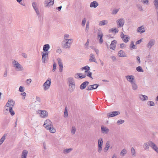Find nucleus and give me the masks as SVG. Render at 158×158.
Returning a JSON list of instances; mask_svg holds the SVG:
<instances>
[{
  "label": "nucleus",
  "instance_id": "nucleus-1",
  "mask_svg": "<svg viewBox=\"0 0 158 158\" xmlns=\"http://www.w3.org/2000/svg\"><path fill=\"white\" fill-rule=\"evenodd\" d=\"M70 35L68 34H65L64 36L63 40L61 43L62 47L64 49H69L73 42L72 39H69Z\"/></svg>",
  "mask_w": 158,
  "mask_h": 158
},
{
  "label": "nucleus",
  "instance_id": "nucleus-2",
  "mask_svg": "<svg viewBox=\"0 0 158 158\" xmlns=\"http://www.w3.org/2000/svg\"><path fill=\"white\" fill-rule=\"evenodd\" d=\"M44 126L49 131L52 133H55L56 132L55 129L53 128L52 122L49 119H47L44 122Z\"/></svg>",
  "mask_w": 158,
  "mask_h": 158
},
{
  "label": "nucleus",
  "instance_id": "nucleus-3",
  "mask_svg": "<svg viewBox=\"0 0 158 158\" xmlns=\"http://www.w3.org/2000/svg\"><path fill=\"white\" fill-rule=\"evenodd\" d=\"M13 67L17 71H22L24 70L23 67L17 61L14 60L12 62Z\"/></svg>",
  "mask_w": 158,
  "mask_h": 158
},
{
  "label": "nucleus",
  "instance_id": "nucleus-4",
  "mask_svg": "<svg viewBox=\"0 0 158 158\" xmlns=\"http://www.w3.org/2000/svg\"><path fill=\"white\" fill-rule=\"evenodd\" d=\"M51 83V79L48 78L43 84V86L44 90H47L50 88Z\"/></svg>",
  "mask_w": 158,
  "mask_h": 158
},
{
  "label": "nucleus",
  "instance_id": "nucleus-5",
  "mask_svg": "<svg viewBox=\"0 0 158 158\" xmlns=\"http://www.w3.org/2000/svg\"><path fill=\"white\" fill-rule=\"evenodd\" d=\"M117 26L118 27H123L125 23V20L123 18H121L116 21Z\"/></svg>",
  "mask_w": 158,
  "mask_h": 158
},
{
  "label": "nucleus",
  "instance_id": "nucleus-6",
  "mask_svg": "<svg viewBox=\"0 0 158 158\" xmlns=\"http://www.w3.org/2000/svg\"><path fill=\"white\" fill-rule=\"evenodd\" d=\"M103 142V139L102 138H99L98 140V151L99 153L101 152L102 150Z\"/></svg>",
  "mask_w": 158,
  "mask_h": 158
},
{
  "label": "nucleus",
  "instance_id": "nucleus-7",
  "mask_svg": "<svg viewBox=\"0 0 158 158\" xmlns=\"http://www.w3.org/2000/svg\"><path fill=\"white\" fill-rule=\"evenodd\" d=\"M37 113L40 114V116L42 118L47 117L48 114V112L45 110H38L36 111Z\"/></svg>",
  "mask_w": 158,
  "mask_h": 158
},
{
  "label": "nucleus",
  "instance_id": "nucleus-8",
  "mask_svg": "<svg viewBox=\"0 0 158 158\" xmlns=\"http://www.w3.org/2000/svg\"><path fill=\"white\" fill-rule=\"evenodd\" d=\"M57 61L59 66V71L61 73L62 72L63 69V65L62 60L60 58H58Z\"/></svg>",
  "mask_w": 158,
  "mask_h": 158
},
{
  "label": "nucleus",
  "instance_id": "nucleus-9",
  "mask_svg": "<svg viewBox=\"0 0 158 158\" xmlns=\"http://www.w3.org/2000/svg\"><path fill=\"white\" fill-rule=\"evenodd\" d=\"M48 53L47 52H42V61L43 63H45V60H47L48 57Z\"/></svg>",
  "mask_w": 158,
  "mask_h": 158
},
{
  "label": "nucleus",
  "instance_id": "nucleus-10",
  "mask_svg": "<svg viewBox=\"0 0 158 158\" xmlns=\"http://www.w3.org/2000/svg\"><path fill=\"white\" fill-rule=\"evenodd\" d=\"M120 114V112L118 111H112L107 113V116L108 117H112L119 115Z\"/></svg>",
  "mask_w": 158,
  "mask_h": 158
},
{
  "label": "nucleus",
  "instance_id": "nucleus-11",
  "mask_svg": "<svg viewBox=\"0 0 158 158\" xmlns=\"http://www.w3.org/2000/svg\"><path fill=\"white\" fill-rule=\"evenodd\" d=\"M54 3V0H45L44 5L46 7H49Z\"/></svg>",
  "mask_w": 158,
  "mask_h": 158
},
{
  "label": "nucleus",
  "instance_id": "nucleus-12",
  "mask_svg": "<svg viewBox=\"0 0 158 158\" xmlns=\"http://www.w3.org/2000/svg\"><path fill=\"white\" fill-rule=\"evenodd\" d=\"M15 104V101L13 100L10 99L8 100L7 102L6 105V106L9 108H10V107L13 108Z\"/></svg>",
  "mask_w": 158,
  "mask_h": 158
},
{
  "label": "nucleus",
  "instance_id": "nucleus-13",
  "mask_svg": "<svg viewBox=\"0 0 158 158\" xmlns=\"http://www.w3.org/2000/svg\"><path fill=\"white\" fill-rule=\"evenodd\" d=\"M125 78L127 80L131 83L134 82L135 77L133 75H127L125 76Z\"/></svg>",
  "mask_w": 158,
  "mask_h": 158
},
{
  "label": "nucleus",
  "instance_id": "nucleus-14",
  "mask_svg": "<svg viewBox=\"0 0 158 158\" xmlns=\"http://www.w3.org/2000/svg\"><path fill=\"white\" fill-rule=\"evenodd\" d=\"M98 86L99 85L97 84L89 85L87 87L86 89L87 90H91L93 89H96Z\"/></svg>",
  "mask_w": 158,
  "mask_h": 158
},
{
  "label": "nucleus",
  "instance_id": "nucleus-15",
  "mask_svg": "<svg viewBox=\"0 0 158 158\" xmlns=\"http://www.w3.org/2000/svg\"><path fill=\"white\" fill-rule=\"evenodd\" d=\"M118 56L121 57H127L126 53L123 50L119 51L118 53Z\"/></svg>",
  "mask_w": 158,
  "mask_h": 158
},
{
  "label": "nucleus",
  "instance_id": "nucleus-16",
  "mask_svg": "<svg viewBox=\"0 0 158 158\" xmlns=\"http://www.w3.org/2000/svg\"><path fill=\"white\" fill-rule=\"evenodd\" d=\"M155 43V41L154 39H151L148 42L147 45V47L150 49L151 47L153 46Z\"/></svg>",
  "mask_w": 158,
  "mask_h": 158
},
{
  "label": "nucleus",
  "instance_id": "nucleus-17",
  "mask_svg": "<svg viewBox=\"0 0 158 158\" xmlns=\"http://www.w3.org/2000/svg\"><path fill=\"white\" fill-rule=\"evenodd\" d=\"M109 130L106 127L102 126L101 127V131L102 133L107 134L108 133Z\"/></svg>",
  "mask_w": 158,
  "mask_h": 158
},
{
  "label": "nucleus",
  "instance_id": "nucleus-18",
  "mask_svg": "<svg viewBox=\"0 0 158 158\" xmlns=\"http://www.w3.org/2000/svg\"><path fill=\"white\" fill-rule=\"evenodd\" d=\"M139 97L140 100L143 101H147L148 99V97L147 96L142 94H139Z\"/></svg>",
  "mask_w": 158,
  "mask_h": 158
},
{
  "label": "nucleus",
  "instance_id": "nucleus-19",
  "mask_svg": "<svg viewBox=\"0 0 158 158\" xmlns=\"http://www.w3.org/2000/svg\"><path fill=\"white\" fill-rule=\"evenodd\" d=\"M150 147L158 153V148L156 145L152 141H150Z\"/></svg>",
  "mask_w": 158,
  "mask_h": 158
},
{
  "label": "nucleus",
  "instance_id": "nucleus-20",
  "mask_svg": "<svg viewBox=\"0 0 158 158\" xmlns=\"http://www.w3.org/2000/svg\"><path fill=\"white\" fill-rule=\"evenodd\" d=\"M117 43V41L115 40L112 41L110 45V49L114 50L115 48Z\"/></svg>",
  "mask_w": 158,
  "mask_h": 158
},
{
  "label": "nucleus",
  "instance_id": "nucleus-21",
  "mask_svg": "<svg viewBox=\"0 0 158 158\" xmlns=\"http://www.w3.org/2000/svg\"><path fill=\"white\" fill-rule=\"evenodd\" d=\"M99 5L98 3L96 1L91 2L90 4V7L91 8H96Z\"/></svg>",
  "mask_w": 158,
  "mask_h": 158
},
{
  "label": "nucleus",
  "instance_id": "nucleus-22",
  "mask_svg": "<svg viewBox=\"0 0 158 158\" xmlns=\"http://www.w3.org/2000/svg\"><path fill=\"white\" fill-rule=\"evenodd\" d=\"M89 82L87 81H85L82 83L80 85V88L81 89H83L88 85Z\"/></svg>",
  "mask_w": 158,
  "mask_h": 158
},
{
  "label": "nucleus",
  "instance_id": "nucleus-23",
  "mask_svg": "<svg viewBox=\"0 0 158 158\" xmlns=\"http://www.w3.org/2000/svg\"><path fill=\"white\" fill-rule=\"evenodd\" d=\"M145 29L143 26H141L138 28L137 29V31L140 33L145 32Z\"/></svg>",
  "mask_w": 158,
  "mask_h": 158
},
{
  "label": "nucleus",
  "instance_id": "nucleus-24",
  "mask_svg": "<svg viewBox=\"0 0 158 158\" xmlns=\"http://www.w3.org/2000/svg\"><path fill=\"white\" fill-rule=\"evenodd\" d=\"M108 21L106 20L100 21L98 22V25L99 26H102L106 25L108 23Z\"/></svg>",
  "mask_w": 158,
  "mask_h": 158
},
{
  "label": "nucleus",
  "instance_id": "nucleus-25",
  "mask_svg": "<svg viewBox=\"0 0 158 158\" xmlns=\"http://www.w3.org/2000/svg\"><path fill=\"white\" fill-rule=\"evenodd\" d=\"M90 58L89 59V61L90 62H94L95 63H97V62L96 61V59L95 58L94 55L91 53L90 55L89 56Z\"/></svg>",
  "mask_w": 158,
  "mask_h": 158
},
{
  "label": "nucleus",
  "instance_id": "nucleus-26",
  "mask_svg": "<svg viewBox=\"0 0 158 158\" xmlns=\"http://www.w3.org/2000/svg\"><path fill=\"white\" fill-rule=\"evenodd\" d=\"M50 48V46L48 44H46L44 45L43 48V52H47L49 53L48 51V50Z\"/></svg>",
  "mask_w": 158,
  "mask_h": 158
},
{
  "label": "nucleus",
  "instance_id": "nucleus-27",
  "mask_svg": "<svg viewBox=\"0 0 158 158\" xmlns=\"http://www.w3.org/2000/svg\"><path fill=\"white\" fill-rule=\"evenodd\" d=\"M28 154V151L26 150H23L22 152L21 158H27Z\"/></svg>",
  "mask_w": 158,
  "mask_h": 158
},
{
  "label": "nucleus",
  "instance_id": "nucleus-28",
  "mask_svg": "<svg viewBox=\"0 0 158 158\" xmlns=\"http://www.w3.org/2000/svg\"><path fill=\"white\" fill-rule=\"evenodd\" d=\"M69 91L70 92H72L75 88V84L69 85Z\"/></svg>",
  "mask_w": 158,
  "mask_h": 158
},
{
  "label": "nucleus",
  "instance_id": "nucleus-29",
  "mask_svg": "<svg viewBox=\"0 0 158 158\" xmlns=\"http://www.w3.org/2000/svg\"><path fill=\"white\" fill-rule=\"evenodd\" d=\"M68 81L69 83V85H73V84H75L74 80L73 77H69L68 79Z\"/></svg>",
  "mask_w": 158,
  "mask_h": 158
},
{
  "label": "nucleus",
  "instance_id": "nucleus-30",
  "mask_svg": "<svg viewBox=\"0 0 158 158\" xmlns=\"http://www.w3.org/2000/svg\"><path fill=\"white\" fill-rule=\"evenodd\" d=\"M131 84L132 89L133 90H136L138 89V85L135 81Z\"/></svg>",
  "mask_w": 158,
  "mask_h": 158
},
{
  "label": "nucleus",
  "instance_id": "nucleus-31",
  "mask_svg": "<svg viewBox=\"0 0 158 158\" xmlns=\"http://www.w3.org/2000/svg\"><path fill=\"white\" fill-rule=\"evenodd\" d=\"M150 141L148 142H146L144 143L143 144V148L145 150H147L149 148V147L150 146Z\"/></svg>",
  "mask_w": 158,
  "mask_h": 158
},
{
  "label": "nucleus",
  "instance_id": "nucleus-32",
  "mask_svg": "<svg viewBox=\"0 0 158 158\" xmlns=\"http://www.w3.org/2000/svg\"><path fill=\"white\" fill-rule=\"evenodd\" d=\"M127 153V150L126 149H123L120 153V155L122 156H124Z\"/></svg>",
  "mask_w": 158,
  "mask_h": 158
},
{
  "label": "nucleus",
  "instance_id": "nucleus-33",
  "mask_svg": "<svg viewBox=\"0 0 158 158\" xmlns=\"http://www.w3.org/2000/svg\"><path fill=\"white\" fill-rule=\"evenodd\" d=\"M73 149L71 148L65 149L63 150V153L64 154H67L70 152Z\"/></svg>",
  "mask_w": 158,
  "mask_h": 158
},
{
  "label": "nucleus",
  "instance_id": "nucleus-34",
  "mask_svg": "<svg viewBox=\"0 0 158 158\" xmlns=\"http://www.w3.org/2000/svg\"><path fill=\"white\" fill-rule=\"evenodd\" d=\"M32 5L35 11L39 10L38 8L37 4L36 2H33L32 3Z\"/></svg>",
  "mask_w": 158,
  "mask_h": 158
},
{
  "label": "nucleus",
  "instance_id": "nucleus-35",
  "mask_svg": "<svg viewBox=\"0 0 158 158\" xmlns=\"http://www.w3.org/2000/svg\"><path fill=\"white\" fill-rule=\"evenodd\" d=\"M122 39L124 42L127 43L129 41L130 38L128 35H125V36L122 38Z\"/></svg>",
  "mask_w": 158,
  "mask_h": 158
},
{
  "label": "nucleus",
  "instance_id": "nucleus-36",
  "mask_svg": "<svg viewBox=\"0 0 158 158\" xmlns=\"http://www.w3.org/2000/svg\"><path fill=\"white\" fill-rule=\"evenodd\" d=\"M81 69L82 70H85V73H86L88 71H89V70L90 69V68L88 66L86 65L83 67H82Z\"/></svg>",
  "mask_w": 158,
  "mask_h": 158
},
{
  "label": "nucleus",
  "instance_id": "nucleus-37",
  "mask_svg": "<svg viewBox=\"0 0 158 158\" xmlns=\"http://www.w3.org/2000/svg\"><path fill=\"white\" fill-rule=\"evenodd\" d=\"M131 152L132 156L135 157L136 156L135 151V149L133 147L131 148Z\"/></svg>",
  "mask_w": 158,
  "mask_h": 158
},
{
  "label": "nucleus",
  "instance_id": "nucleus-38",
  "mask_svg": "<svg viewBox=\"0 0 158 158\" xmlns=\"http://www.w3.org/2000/svg\"><path fill=\"white\" fill-rule=\"evenodd\" d=\"M8 109L10 114L12 116L14 115L15 114V112L13 110V108L10 107V108H9Z\"/></svg>",
  "mask_w": 158,
  "mask_h": 158
},
{
  "label": "nucleus",
  "instance_id": "nucleus-39",
  "mask_svg": "<svg viewBox=\"0 0 158 158\" xmlns=\"http://www.w3.org/2000/svg\"><path fill=\"white\" fill-rule=\"evenodd\" d=\"M110 32H114L115 33H116L118 31V30L116 28H112L111 29H110L109 30Z\"/></svg>",
  "mask_w": 158,
  "mask_h": 158
},
{
  "label": "nucleus",
  "instance_id": "nucleus-40",
  "mask_svg": "<svg viewBox=\"0 0 158 158\" xmlns=\"http://www.w3.org/2000/svg\"><path fill=\"white\" fill-rule=\"evenodd\" d=\"M6 134L4 135L1 138L0 140V145L6 139Z\"/></svg>",
  "mask_w": 158,
  "mask_h": 158
},
{
  "label": "nucleus",
  "instance_id": "nucleus-41",
  "mask_svg": "<svg viewBox=\"0 0 158 158\" xmlns=\"http://www.w3.org/2000/svg\"><path fill=\"white\" fill-rule=\"evenodd\" d=\"M103 36V35H98V38L99 39V42L100 44H102L103 42V40L102 38Z\"/></svg>",
  "mask_w": 158,
  "mask_h": 158
},
{
  "label": "nucleus",
  "instance_id": "nucleus-42",
  "mask_svg": "<svg viewBox=\"0 0 158 158\" xmlns=\"http://www.w3.org/2000/svg\"><path fill=\"white\" fill-rule=\"evenodd\" d=\"M78 76L79 77L80 79H83V78L82 75H81V73H78L76 74L75 75V78H77Z\"/></svg>",
  "mask_w": 158,
  "mask_h": 158
},
{
  "label": "nucleus",
  "instance_id": "nucleus-43",
  "mask_svg": "<svg viewBox=\"0 0 158 158\" xmlns=\"http://www.w3.org/2000/svg\"><path fill=\"white\" fill-rule=\"evenodd\" d=\"M76 128L75 127H72L71 129V133L72 135L74 134L76 131Z\"/></svg>",
  "mask_w": 158,
  "mask_h": 158
},
{
  "label": "nucleus",
  "instance_id": "nucleus-44",
  "mask_svg": "<svg viewBox=\"0 0 158 158\" xmlns=\"http://www.w3.org/2000/svg\"><path fill=\"white\" fill-rule=\"evenodd\" d=\"M130 48L131 49L136 48L135 45L134 44V42L132 41L130 45Z\"/></svg>",
  "mask_w": 158,
  "mask_h": 158
},
{
  "label": "nucleus",
  "instance_id": "nucleus-45",
  "mask_svg": "<svg viewBox=\"0 0 158 158\" xmlns=\"http://www.w3.org/2000/svg\"><path fill=\"white\" fill-rule=\"evenodd\" d=\"M89 28V21L87 22L86 24L85 31L86 32H88Z\"/></svg>",
  "mask_w": 158,
  "mask_h": 158
},
{
  "label": "nucleus",
  "instance_id": "nucleus-46",
  "mask_svg": "<svg viewBox=\"0 0 158 158\" xmlns=\"http://www.w3.org/2000/svg\"><path fill=\"white\" fill-rule=\"evenodd\" d=\"M136 70L139 72H143V70L142 69V67L140 66H139L136 68Z\"/></svg>",
  "mask_w": 158,
  "mask_h": 158
},
{
  "label": "nucleus",
  "instance_id": "nucleus-47",
  "mask_svg": "<svg viewBox=\"0 0 158 158\" xmlns=\"http://www.w3.org/2000/svg\"><path fill=\"white\" fill-rule=\"evenodd\" d=\"M119 9H115L113 10L112 12V15H116L118 12Z\"/></svg>",
  "mask_w": 158,
  "mask_h": 158
},
{
  "label": "nucleus",
  "instance_id": "nucleus-48",
  "mask_svg": "<svg viewBox=\"0 0 158 158\" xmlns=\"http://www.w3.org/2000/svg\"><path fill=\"white\" fill-rule=\"evenodd\" d=\"M86 19L85 18H84L83 19H82V23H81V25L82 26H83V27L85 26V23H86Z\"/></svg>",
  "mask_w": 158,
  "mask_h": 158
},
{
  "label": "nucleus",
  "instance_id": "nucleus-49",
  "mask_svg": "<svg viewBox=\"0 0 158 158\" xmlns=\"http://www.w3.org/2000/svg\"><path fill=\"white\" fill-rule=\"evenodd\" d=\"M56 53H58L59 54H60L62 52V51L59 47H57L56 48Z\"/></svg>",
  "mask_w": 158,
  "mask_h": 158
},
{
  "label": "nucleus",
  "instance_id": "nucleus-50",
  "mask_svg": "<svg viewBox=\"0 0 158 158\" xmlns=\"http://www.w3.org/2000/svg\"><path fill=\"white\" fill-rule=\"evenodd\" d=\"M68 116V110L67 107L65 109L64 112V117H67Z\"/></svg>",
  "mask_w": 158,
  "mask_h": 158
},
{
  "label": "nucleus",
  "instance_id": "nucleus-51",
  "mask_svg": "<svg viewBox=\"0 0 158 158\" xmlns=\"http://www.w3.org/2000/svg\"><path fill=\"white\" fill-rule=\"evenodd\" d=\"M110 142L109 141H107L105 147L109 148L110 147Z\"/></svg>",
  "mask_w": 158,
  "mask_h": 158
},
{
  "label": "nucleus",
  "instance_id": "nucleus-52",
  "mask_svg": "<svg viewBox=\"0 0 158 158\" xmlns=\"http://www.w3.org/2000/svg\"><path fill=\"white\" fill-rule=\"evenodd\" d=\"M56 63L55 62H54L53 64V69L52 70L53 72H54L55 71L56 69Z\"/></svg>",
  "mask_w": 158,
  "mask_h": 158
},
{
  "label": "nucleus",
  "instance_id": "nucleus-53",
  "mask_svg": "<svg viewBox=\"0 0 158 158\" xmlns=\"http://www.w3.org/2000/svg\"><path fill=\"white\" fill-rule=\"evenodd\" d=\"M124 121L123 120L120 119L118 120L117 122V123L118 125H120L124 123Z\"/></svg>",
  "mask_w": 158,
  "mask_h": 158
},
{
  "label": "nucleus",
  "instance_id": "nucleus-54",
  "mask_svg": "<svg viewBox=\"0 0 158 158\" xmlns=\"http://www.w3.org/2000/svg\"><path fill=\"white\" fill-rule=\"evenodd\" d=\"M87 73V76L92 79L93 78L92 77V73L90 72V71H88Z\"/></svg>",
  "mask_w": 158,
  "mask_h": 158
},
{
  "label": "nucleus",
  "instance_id": "nucleus-55",
  "mask_svg": "<svg viewBox=\"0 0 158 158\" xmlns=\"http://www.w3.org/2000/svg\"><path fill=\"white\" fill-rule=\"evenodd\" d=\"M148 105H149L150 106H153L154 105V103L152 101H149L147 102Z\"/></svg>",
  "mask_w": 158,
  "mask_h": 158
},
{
  "label": "nucleus",
  "instance_id": "nucleus-56",
  "mask_svg": "<svg viewBox=\"0 0 158 158\" xmlns=\"http://www.w3.org/2000/svg\"><path fill=\"white\" fill-rule=\"evenodd\" d=\"M137 7L140 11H143V9L142 6L140 5H137Z\"/></svg>",
  "mask_w": 158,
  "mask_h": 158
},
{
  "label": "nucleus",
  "instance_id": "nucleus-57",
  "mask_svg": "<svg viewBox=\"0 0 158 158\" xmlns=\"http://www.w3.org/2000/svg\"><path fill=\"white\" fill-rule=\"evenodd\" d=\"M16 1L19 3L21 5H22L23 6H25V3H21L22 0H16Z\"/></svg>",
  "mask_w": 158,
  "mask_h": 158
},
{
  "label": "nucleus",
  "instance_id": "nucleus-58",
  "mask_svg": "<svg viewBox=\"0 0 158 158\" xmlns=\"http://www.w3.org/2000/svg\"><path fill=\"white\" fill-rule=\"evenodd\" d=\"M35 11V12H36L37 16L39 17H40L41 16V15L40 13L39 10H36Z\"/></svg>",
  "mask_w": 158,
  "mask_h": 158
},
{
  "label": "nucleus",
  "instance_id": "nucleus-59",
  "mask_svg": "<svg viewBox=\"0 0 158 158\" xmlns=\"http://www.w3.org/2000/svg\"><path fill=\"white\" fill-rule=\"evenodd\" d=\"M103 35V33L102 31L101 30L99 29L98 31V35Z\"/></svg>",
  "mask_w": 158,
  "mask_h": 158
},
{
  "label": "nucleus",
  "instance_id": "nucleus-60",
  "mask_svg": "<svg viewBox=\"0 0 158 158\" xmlns=\"http://www.w3.org/2000/svg\"><path fill=\"white\" fill-rule=\"evenodd\" d=\"M24 90V87L23 86H20L19 89V91L20 92H23Z\"/></svg>",
  "mask_w": 158,
  "mask_h": 158
},
{
  "label": "nucleus",
  "instance_id": "nucleus-61",
  "mask_svg": "<svg viewBox=\"0 0 158 158\" xmlns=\"http://www.w3.org/2000/svg\"><path fill=\"white\" fill-rule=\"evenodd\" d=\"M31 82V79L29 78L27 80L26 82L28 85H29Z\"/></svg>",
  "mask_w": 158,
  "mask_h": 158
},
{
  "label": "nucleus",
  "instance_id": "nucleus-62",
  "mask_svg": "<svg viewBox=\"0 0 158 158\" xmlns=\"http://www.w3.org/2000/svg\"><path fill=\"white\" fill-rule=\"evenodd\" d=\"M126 47V45L124 43L120 44V47L121 48H123L124 47Z\"/></svg>",
  "mask_w": 158,
  "mask_h": 158
},
{
  "label": "nucleus",
  "instance_id": "nucleus-63",
  "mask_svg": "<svg viewBox=\"0 0 158 158\" xmlns=\"http://www.w3.org/2000/svg\"><path fill=\"white\" fill-rule=\"evenodd\" d=\"M35 99L38 102H40L41 101V99L38 96H36V97Z\"/></svg>",
  "mask_w": 158,
  "mask_h": 158
},
{
  "label": "nucleus",
  "instance_id": "nucleus-64",
  "mask_svg": "<svg viewBox=\"0 0 158 158\" xmlns=\"http://www.w3.org/2000/svg\"><path fill=\"white\" fill-rule=\"evenodd\" d=\"M7 76V70H6L4 73L3 74V77H6Z\"/></svg>",
  "mask_w": 158,
  "mask_h": 158
}]
</instances>
